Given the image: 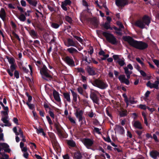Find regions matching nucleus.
Returning <instances> with one entry per match:
<instances>
[{"label":"nucleus","instance_id":"1","mask_svg":"<svg viewBox=\"0 0 159 159\" xmlns=\"http://www.w3.org/2000/svg\"><path fill=\"white\" fill-rule=\"evenodd\" d=\"M123 39L127 42L130 46L138 49L143 50L148 47V45L146 43L142 41L135 40L132 37L129 36H123Z\"/></svg>","mask_w":159,"mask_h":159},{"label":"nucleus","instance_id":"2","mask_svg":"<svg viewBox=\"0 0 159 159\" xmlns=\"http://www.w3.org/2000/svg\"><path fill=\"white\" fill-rule=\"evenodd\" d=\"M151 21L149 17L147 16H144L142 20H139L135 23V25L143 29L145 27V24L148 25Z\"/></svg>","mask_w":159,"mask_h":159},{"label":"nucleus","instance_id":"3","mask_svg":"<svg viewBox=\"0 0 159 159\" xmlns=\"http://www.w3.org/2000/svg\"><path fill=\"white\" fill-rule=\"evenodd\" d=\"M102 34L106 38V40L111 43L116 44L117 43V39L113 34L105 32H102Z\"/></svg>","mask_w":159,"mask_h":159},{"label":"nucleus","instance_id":"4","mask_svg":"<svg viewBox=\"0 0 159 159\" xmlns=\"http://www.w3.org/2000/svg\"><path fill=\"white\" fill-rule=\"evenodd\" d=\"M93 85L102 89H105L107 86L106 84L99 79H96L93 81Z\"/></svg>","mask_w":159,"mask_h":159},{"label":"nucleus","instance_id":"5","mask_svg":"<svg viewBox=\"0 0 159 159\" xmlns=\"http://www.w3.org/2000/svg\"><path fill=\"white\" fill-rule=\"evenodd\" d=\"M131 74L126 75L127 79H126L125 75H121L119 77V79L121 83H124L126 85H129V81L128 79L130 78V75Z\"/></svg>","mask_w":159,"mask_h":159},{"label":"nucleus","instance_id":"6","mask_svg":"<svg viewBox=\"0 0 159 159\" xmlns=\"http://www.w3.org/2000/svg\"><path fill=\"white\" fill-rule=\"evenodd\" d=\"M40 72L41 75H44L46 77L48 78H52L51 75L48 73V70L44 65L43 66V68L41 70Z\"/></svg>","mask_w":159,"mask_h":159},{"label":"nucleus","instance_id":"7","mask_svg":"<svg viewBox=\"0 0 159 159\" xmlns=\"http://www.w3.org/2000/svg\"><path fill=\"white\" fill-rule=\"evenodd\" d=\"M40 72L41 75H44L46 77L48 78H52L51 75L48 73V70L44 65L43 66V68L41 70Z\"/></svg>","mask_w":159,"mask_h":159},{"label":"nucleus","instance_id":"8","mask_svg":"<svg viewBox=\"0 0 159 159\" xmlns=\"http://www.w3.org/2000/svg\"><path fill=\"white\" fill-rule=\"evenodd\" d=\"M64 61L71 66H75V62L73 59L68 56H66L64 58Z\"/></svg>","mask_w":159,"mask_h":159},{"label":"nucleus","instance_id":"9","mask_svg":"<svg viewBox=\"0 0 159 159\" xmlns=\"http://www.w3.org/2000/svg\"><path fill=\"white\" fill-rule=\"evenodd\" d=\"M90 98L94 103L97 104H98L99 98L95 92H91L90 95Z\"/></svg>","mask_w":159,"mask_h":159},{"label":"nucleus","instance_id":"10","mask_svg":"<svg viewBox=\"0 0 159 159\" xmlns=\"http://www.w3.org/2000/svg\"><path fill=\"white\" fill-rule=\"evenodd\" d=\"M128 0H116V3L118 7H124L128 4Z\"/></svg>","mask_w":159,"mask_h":159},{"label":"nucleus","instance_id":"11","mask_svg":"<svg viewBox=\"0 0 159 159\" xmlns=\"http://www.w3.org/2000/svg\"><path fill=\"white\" fill-rule=\"evenodd\" d=\"M83 143L84 145L88 148L92 145L93 143V141L89 139H84L83 140Z\"/></svg>","mask_w":159,"mask_h":159},{"label":"nucleus","instance_id":"12","mask_svg":"<svg viewBox=\"0 0 159 159\" xmlns=\"http://www.w3.org/2000/svg\"><path fill=\"white\" fill-rule=\"evenodd\" d=\"M86 70L89 75H93L96 74L94 68L93 67L88 66L87 67Z\"/></svg>","mask_w":159,"mask_h":159},{"label":"nucleus","instance_id":"13","mask_svg":"<svg viewBox=\"0 0 159 159\" xmlns=\"http://www.w3.org/2000/svg\"><path fill=\"white\" fill-rule=\"evenodd\" d=\"M55 126L57 132L59 136L61 138L63 137V134L61 129V126L59 123H57L55 124Z\"/></svg>","mask_w":159,"mask_h":159},{"label":"nucleus","instance_id":"14","mask_svg":"<svg viewBox=\"0 0 159 159\" xmlns=\"http://www.w3.org/2000/svg\"><path fill=\"white\" fill-rule=\"evenodd\" d=\"M0 146L2 147V149H3L5 152L9 153L11 152V150L9 148V146L8 144L5 143H0Z\"/></svg>","mask_w":159,"mask_h":159},{"label":"nucleus","instance_id":"15","mask_svg":"<svg viewBox=\"0 0 159 159\" xmlns=\"http://www.w3.org/2000/svg\"><path fill=\"white\" fill-rule=\"evenodd\" d=\"M83 112L82 110H80L79 111H76L75 113L76 117L79 119V121H82L83 120Z\"/></svg>","mask_w":159,"mask_h":159},{"label":"nucleus","instance_id":"16","mask_svg":"<svg viewBox=\"0 0 159 159\" xmlns=\"http://www.w3.org/2000/svg\"><path fill=\"white\" fill-rule=\"evenodd\" d=\"M53 94L55 99L58 102H60L61 99L58 93L56 90H54L53 91Z\"/></svg>","mask_w":159,"mask_h":159},{"label":"nucleus","instance_id":"17","mask_svg":"<svg viewBox=\"0 0 159 159\" xmlns=\"http://www.w3.org/2000/svg\"><path fill=\"white\" fill-rule=\"evenodd\" d=\"M67 46H74L75 47L76 45V43L73 40V39L70 38L67 39Z\"/></svg>","mask_w":159,"mask_h":159},{"label":"nucleus","instance_id":"18","mask_svg":"<svg viewBox=\"0 0 159 159\" xmlns=\"http://www.w3.org/2000/svg\"><path fill=\"white\" fill-rule=\"evenodd\" d=\"M8 117L6 116L2 118V120L3 122L5 124L4 125L5 126H10L11 125V124L9 122V121L7 120Z\"/></svg>","mask_w":159,"mask_h":159},{"label":"nucleus","instance_id":"19","mask_svg":"<svg viewBox=\"0 0 159 159\" xmlns=\"http://www.w3.org/2000/svg\"><path fill=\"white\" fill-rule=\"evenodd\" d=\"M0 17L3 20H4L6 18V13L3 8H1L0 11Z\"/></svg>","mask_w":159,"mask_h":159},{"label":"nucleus","instance_id":"20","mask_svg":"<svg viewBox=\"0 0 159 159\" xmlns=\"http://www.w3.org/2000/svg\"><path fill=\"white\" fill-rule=\"evenodd\" d=\"M150 155L154 159L157 158V156L159 157V152L156 151H153L151 152Z\"/></svg>","mask_w":159,"mask_h":159},{"label":"nucleus","instance_id":"21","mask_svg":"<svg viewBox=\"0 0 159 159\" xmlns=\"http://www.w3.org/2000/svg\"><path fill=\"white\" fill-rule=\"evenodd\" d=\"M63 94L64 97L66 99V100L68 102H71V99L70 93L66 92L63 93Z\"/></svg>","mask_w":159,"mask_h":159},{"label":"nucleus","instance_id":"22","mask_svg":"<svg viewBox=\"0 0 159 159\" xmlns=\"http://www.w3.org/2000/svg\"><path fill=\"white\" fill-rule=\"evenodd\" d=\"M67 51L71 54L77 53L78 52V51L76 49L73 48H68Z\"/></svg>","mask_w":159,"mask_h":159},{"label":"nucleus","instance_id":"23","mask_svg":"<svg viewBox=\"0 0 159 159\" xmlns=\"http://www.w3.org/2000/svg\"><path fill=\"white\" fill-rule=\"evenodd\" d=\"M133 125L135 127L139 129H142L143 128L141 123L139 121L135 122Z\"/></svg>","mask_w":159,"mask_h":159},{"label":"nucleus","instance_id":"24","mask_svg":"<svg viewBox=\"0 0 159 159\" xmlns=\"http://www.w3.org/2000/svg\"><path fill=\"white\" fill-rule=\"evenodd\" d=\"M70 91L71 92L73 96V101L75 102H76L77 101V98L78 96L77 93L71 89L70 90Z\"/></svg>","mask_w":159,"mask_h":159},{"label":"nucleus","instance_id":"25","mask_svg":"<svg viewBox=\"0 0 159 159\" xmlns=\"http://www.w3.org/2000/svg\"><path fill=\"white\" fill-rule=\"evenodd\" d=\"M30 35L33 37L35 38H37L38 34L34 30H31L29 32Z\"/></svg>","mask_w":159,"mask_h":159},{"label":"nucleus","instance_id":"26","mask_svg":"<svg viewBox=\"0 0 159 159\" xmlns=\"http://www.w3.org/2000/svg\"><path fill=\"white\" fill-rule=\"evenodd\" d=\"M75 157L77 159H81L82 156L79 151H77L74 153Z\"/></svg>","mask_w":159,"mask_h":159},{"label":"nucleus","instance_id":"27","mask_svg":"<svg viewBox=\"0 0 159 159\" xmlns=\"http://www.w3.org/2000/svg\"><path fill=\"white\" fill-rule=\"evenodd\" d=\"M26 1L28 2L30 4L34 7L36 6L37 3V2L36 0H26Z\"/></svg>","mask_w":159,"mask_h":159},{"label":"nucleus","instance_id":"28","mask_svg":"<svg viewBox=\"0 0 159 159\" xmlns=\"http://www.w3.org/2000/svg\"><path fill=\"white\" fill-rule=\"evenodd\" d=\"M67 144L70 146L74 147L76 146L75 143L72 140H69L67 141Z\"/></svg>","mask_w":159,"mask_h":159},{"label":"nucleus","instance_id":"29","mask_svg":"<svg viewBox=\"0 0 159 159\" xmlns=\"http://www.w3.org/2000/svg\"><path fill=\"white\" fill-rule=\"evenodd\" d=\"M110 23V22H106L103 25L104 28L106 30H108V29L112 30V28L111 27Z\"/></svg>","mask_w":159,"mask_h":159},{"label":"nucleus","instance_id":"30","mask_svg":"<svg viewBox=\"0 0 159 159\" xmlns=\"http://www.w3.org/2000/svg\"><path fill=\"white\" fill-rule=\"evenodd\" d=\"M113 28L116 31V34L120 35H122V33L120 32V31L121 30V29L120 28H117L116 26L113 27Z\"/></svg>","mask_w":159,"mask_h":159},{"label":"nucleus","instance_id":"31","mask_svg":"<svg viewBox=\"0 0 159 159\" xmlns=\"http://www.w3.org/2000/svg\"><path fill=\"white\" fill-rule=\"evenodd\" d=\"M7 58L9 62L11 65L15 64L14 63L15 61L14 58L11 57L10 58L8 56L7 57Z\"/></svg>","mask_w":159,"mask_h":159},{"label":"nucleus","instance_id":"32","mask_svg":"<svg viewBox=\"0 0 159 159\" xmlns=\"http://www.w3.org/2000/svg\"><path fill=\"white\" fill-rule=\"evenodd\" d=\"M92 21V24L94 25V26L96 27H97L98 25V20L96 18H93Z\"/></svg>","mask_w":159,"mask_h":159},{"label":"nucleus","instance_id":"33","mask_svg":"<svg viewBox=\"0 0 159 159\" xmlns=\"http://www.w3.org/2000/svg\"><path fill=\"white\" fill-rule=\"evenodd\" d=\"M35 25L36 28L39 30L41 31H43V29L40 23L36 22Z\"/></svg>","mask_w":159,"mask_h":159},{"label":"nucleus","instance_id":"34","mask_svg":"<svg viewBox=\"0 0 159 159\" xmlns=\"http://www.w3.org/2000/svg\"><path fill=\"white\" fill-rule=\"evenodd\" d=\"M71 2L70 0H65L64 2H61V4H63L66 6L67 5H70L71 4Z\"/></svg>","mask_w":159,"mask_h":159},{"label":"nucleus","instance_id":"35","mask_svg":"<svg viewBox=\"0 0 159 159\" xmlns=\"http://www.w3.org/2000/svg\"><path fill=\"white\" fill-rule=\"evenodd\" d=\"M19 19L20 20L22 21H24L26 20V17L25 16L22 14H21L19 17Z\"/></svg>","mask_w":159,"mask_h":159},{"label":"nucleus","instance_id":"36","mask_svg":"<svg viewBox=\"0 0 159 159\" xmlns=\"http://www.w3.org/2000/svg\"><path fill=\"white\" fill-rule=\"evenodd\" d=\"M124 69L125 70V73L126 75L131 74L132 73V71H129L128 68L127 67H125Z\"/></svg>","mask_w":159,"mask_h":159},{"label":"nucleus","instance_id":"37","mask_svg":"<svg viewBox=\"0 0 159 159\" xmlns=\"http://www.w3.org/2000/svg\"><path fill=\"white\" fill-rule=\"evenodd\" d=\"M117 62L121 66H123L125 64L124 61L120 59H119Z\"/></svg>","mask_w":159,"mask_h":159},{"label":"nucleus","instance_id":"38","mask_svg":"<svg viewBox=\"0 0 159 159\" xmlns=\"http://www.w3.org/2000/svg\"><path fill=\"white\" fill-rule=\"evenodd\" d=\"M152 88H154L156 89H159L158 82L156 81L154 83L152 84Z\"/></svg>","mask_w":159,"mask_h":159},{"label":"nucleus","instance_id":"39","mask_svg":"<svg viewBox=\"0 0 159 159\" xmlns=\"http://www.w3.org/2000/svg\"><path fill=\"white\" fill-rule=\"evenodd\" d=\"M17 66L16 64L11 65L10 66V70L12 72H13L16 69Z\"/></svg>","mask_w":159,"mask_h":159},{"label":"nucleus","instance_id":"40","mask_svg":"<svg viewBox=\"0 0 159 159\" xmlns=\"http://www.w3.org/2000/svg\"><path fill=\"white\" fill-rule=\"evenodd\" d=\"M65 18L66 21L70 23H72V20L71 17L68 16H66L65 17Z\"/></svg>","mask_w":159,"mask_h":159},{"label":"nucleus","instance_id":"41","mask_svg":"<svg viewBox=\"0 0 159 159\" xmlns=\"http://www.w3.org/2000/svg\"><path fill=\"white\" fill-rule=\"evenodd\" d=\"M116 24L119 26V28L120 29H124V27L121 22L119 21H117L116 22Z\"/></svg>","mask_w":159,"mask_h":159},{"label":"nucleus","instance_id":"42","mask_svg":"<svg viewBox=\"0 0 159 159\" xmlns=\"http://www.w3.org/2000/svg\"><path fill=\"white\" fill-rule=\"evenodd\" d=\"M26 104L30 109L32 110L34 108V104H30L28 102H26Z\"/></svg>","mask_w":159,"mask_h":159},{"label":"nucleus","instance_id":"43","mask_svg":"<svg viewBox=\"0 0 159 159\" xmlns=\"http://www.w3.org/2000/svg\"><path fill=\"white\" fill-rule=\"evenodd\" d=\"M136 61L140 64L142 66H143L144 65V64L143 62L141 61L140 60V58L139 57H137L136 58Z\"/></svg>","mask_w":159,"mask_h":159},{"label":"nucleus","instance_id":"44","mask_svg":"<svg viewBox=\"0 0 159 159\" xmlns=\"http://www.w3.org/2000/svg\"><path fill=\"white\" fill-rule=\"evenodd\" d=\"M53 138H52V143L54 144V145L55 146H56L57 144V141H56V140L55 139L54 137H53Z\"/></svg>","mask_w":159,"mask_h":159},{"label":"nucleus","instance_id":"45","mask_svg":"<svg viewBox=\"0 0 159 159\" xmlns=\"http://www.w3.org/2000/svg\"><path fill=\"white\" fill-rule=\"evenodd\" d=\"M14 75L15 76L17 79L19 78V73L17 70H15L14 72Z\"/></svg>","mask_w":159,"mask_h":159},{"label":"nucleus","instance_id":"46","mask_svg":"<svg viewBox=\"0 0 159 159\" xmlns=\"http://www.w3.org/2000/svg\"><path fill=\"white\" fill-rule=\"evenodd\" d=\"M12 34L14 35L16 38L19 41H20V39L18 35L16 34L14 31H13L12 32Z\"/></svg>","mask_w":159,"mask_h":159},{"label":"nucleus","instance_id":"47","mask_svg":"<svg viewBox=\"0 0 159 159\" xmlns=\"http://www.w3.org/2000/svg\"><path fill=\"white\" fill-rule=\"evenodd\" d=\"M153 61L157 67H159V60L153 59Z\"/></svg>","mask_w":159,"mask_h":159},{"label":"nucleus","instance_id":"48","mask_svg":"<svg viewBox=\"0 0 159 159\" xmlns=\"http://www.w3.org/2000/svg\"><path fill=\"white\" fill-rule=\"evenodd\" d=\"M68 119L70 121V122L73 123V124H75V120L72 118L70 116H68Z\"/></svg>","mask_w":159,"mask_h":159},{"label":"nucleus","instance_id":"49","mask_svg":"<svg viewBox=\"0 0 159 159\" xmlns=\"http://www.w3.org/2000/svg\"><path fill=\"white\" fill-rule=\"evenodd\" d=\"M73 37L79 42H82L83 40L80 37L75 35H73Z\"/></svg>","mask_w":159,"mask_h":159},{"label":"nucleus","instance_id":"50","mask_svg":"<svg viewBox=\"0 0 159 159\" xmlns=\"http://www.w3.org/2000/svg\"><path fill=\"white\" fill-rule=\"evenodd\" d=\"M2 156L3 157H4L5 158L3 157H0V159H9V156L7 154H2Z\"/></svg>","mask_w":159,"mask_h":159},{"label":"nucleus","instance_id":"51","mask_svg":"<svg viewBox=\"0 0 159 159\" xmlns=\"http://www.w3.org/2000/svg\"><path fill=\"white\" fill-rule=\"evenodd\" d=\"M52 26L53 27L55 28H57L59 27V25L57 24L53 23L52 24Z\"/></svg>","mask_w":159,"mask_h":159},{"label":"nucleus","instance_id":"52","mask_svg":"<svg viewBox=\"0 0 159 159\" xmlns=\"http://www.w3.org/2000/svg\"><path fill=\"white\" fill-rule=\"evenodd\" d=\"M46 118L49 122V123L51 125H52L53 123L50 117L48 116H47Z\"/></svg>","mask_w":159,"mask_h":159},{"label":"nucleus","instance_id":"53","mask_svg":"<svg viewBox=\"0 0 159 159\" xmlns=\"http://www.w3.org/2000/svg\"><path fill=\"white\" fill-rule=\"evenodd\" d=\"M77 90L78 92L81 94H83V90L82 88L81 87H79L78 88Z\"/></svg>","mask_w":159,"mask_h":159},{"label":"nucleus","instance_id":"54","mask_svg":"<svg viewBox=\"0 0 159 159\" xmlns=\"http://www.w3.org/2000/svg\"><path fill=\"white\" fill-rule=\"evenodd\" d=\"M77 70L79 72H82V73H84L85 72L84 70L81 68H78Z\"/></svg>","mask_w":159,"mask_h":159},{"label":"nucleus","instance_id":"55","mask_svg":"<svg viewBox=\"0 0 159 159\" xmlns=\"http://www.w3.org/2000/svg\"><path fill=\"white\" fill-rule=\"evenodd\" d=\"M147 107L145 105L141 104L139 106V107L140 108L143 109V110H145Z\"/></svg>","mask_w":159,"mask_h":159},{"label":"nucleus","instance_id":"56","mask_svg":"<svg viewBox=\"0 0 159 159\" xmlns=\"http://www.w3.org/2000/svg\"><path fill=\"white\" fill-rule=\"evenodd\" d=\"M48 113L50 115V116L53 119L55 118L54 114V113L51 111H48Z\"/></svg>","mask_w":159,"mask_h":159},{"label":"nucleus","instance_id":"57","mask_svg":"<svg viewBox=\"0 0 159 159\" xmlns=\"http://www.w3.org/2000/svg\"><path fill=\"white\" fill-rule=\"evenodd\" d=\"M139 71L141 75H142L143 76L145 77L146 76V73L143 71L140 70H139Z\"/></svg>","mask_w":159,"mask_h":159},{"label":"nucleus","instance_id":"58","mask_svg":"<svg viewBox=\"0 0 159 159\" xmlns=\"http://www.w3.org/2000/svg\"><path fill=\"white\" fill-rule=\"evenodd\" d=\"M66 6L65 5L63 4H61V7L65 11H67V8L66 7Z\"/></svg>","mask_w":159,"mask_h":159},{"label":"nucleus","instance_id":"59","mask_svg":"<svg viewBox=\"0 0 159 159\" xmlns=\"http://www.w3.org/2000/svg\"><path fill=\"white\" fill-rule=\"evenodd\" d=\"M94 130L99 134H101V132L100 131V129L97 128L95 127L94 128Z\"/></svg>","mask_w":159,"mask_h":159},{"label":"nucleus","instance_id":"60","mask_svg":"<svg viewBox=\"0 0 159 159\" xmlns=\"http://www.w3.org/2000/svg\"><path fill=\"white\" fill-rule=\"evenodd\" d=\"M104 139L106 141H107L108 142L111 143V141L109 137V136L107 137L106 138H104Z\"/></svg>","mask_w":159,"mask_h":159},{"label":"nucleus","instance_id":"61","mask_svg":"<svg viewBox=\"0 0 159 159\" xmlns=\"http://www.w3.org/2000/svg\"><path fill=\"white\" fill-rule=\"evenodd\" d=\"M103 57H102L101 58V60H105L106 59L109 57L108 54H106L104 55Z\"/></svg>","mask_w":159,"mask_h":159},{"label":"nucleus","instance_id":"62","mask_svg":"<svg viewBox=\"0 0 159 159\" xmlns=\"http://www.w3.org/2000/svg\"><path fill=\"white\" fill-rule=\"evenodd\" d=\"M13 121L17 125H19L18 121L17 118L14 117L13 118Z\"/></svg>","mask_w":159,"mask_h":159},{"label":"nucleus","instance_id":"63","mask_svg":"<svg viewBox=\"0 0 159 159\" xmlns=\"http://www.w3.org/2000/svg\"><path fill=\"white\" fill-rule=\"evenodd\" d=\"M152 83L150 81H149L148 82V83L147 84V85L148 87H149L151 88H152Z\"/></svg>","mask_w":159,"mask_h":159},{"label":"nucleus","instance_id":"64","mask_svg":"<svg viewBox=\"0 0 159 159\" xmlns=\"http://www.w3.org/2000/svg\"><path fill=\"white\" fill-rule=\"evenodd\" d=\"M90 51L88 52L89 53V54L91 55L93 53V49L92 47H90Z\"/></svg>","mask_w":159,"mask_h":159}]
</instances>
